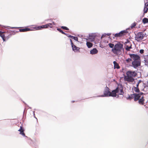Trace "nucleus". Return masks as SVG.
<instances>
[{
	"label": "nucleus",
	"mask_w": 148,
	"mask_h": 148,
	"mask_svg": "<svg viewBox=\"0 0 148 148\" xmlns=\"http://www.w3.org/2000/svg\"><path fill=\"white\" fill-rule=\"evenodd\" d=\"M122 50H124L123 45L120 43L115 44L114 48L112 49V51L113 53L116 55L120 54Z\"/></svg>",
	"instance_id": "nucleus-1"
},
{
	"label": "nucleus",
	"mask_w": 148,
	"mask_h": 148,
	"mask_svg": "<svg viewBox=\"0 0 148 148\" xmlns=\"http://www.w3.org/2000/svg\"><path fill=\"white\" fill-rule=\"evenodd\" d=\"M129 28H128L126 30L121 31L119 33H117L115 34H113V36H114V37H118L123 36H125L126 37L128 36H129V37H131L130 34L127 31V29H129Z\"/></svg>",
	"instance_id": "nucleus-2"
},
{
	"label": "nucleus",
	"mask_w": 148,
	"mask_h": 148,
	"mask_svg": "<svg viewBox=\"0 0 148 148\" xmlns=\"http://www.w3.org/2000/svg\"><path fill=\"white\" fill-rule=\"evenodd\" d=\"M109 88L106 86L103 91V94L100 96H98V97H110V92L109 91Z\"/></svg>",
	"instance_id": "nucleus-3"
},
{
	"label": "nucleus",
	"mask_w": 148,
	"mask_h": 148,
	"mask_svg": "<svg viewBox=\"0 0 148 148\" xmlns=\"http://www.w3.org/2000/svg\"><path fill=\"white\" fill-rule=\"evenodd\" d=\"M140 59L136 60H134L132 62V64L134 68L136 69L140 65Z\"/></svg>",
	"instance_id": "nucleus-4"
},
{
	"label": "nucleus",
	"mask_w": 148,
	"mask_h": 148,
	"mask_svg": "<svg viewBox=\"0 0 148 148\" xmlns=\"http://www.w3.org/2000/svg\"><path fill=\"white\" fill-rule=\"evenodd\" d=\"M127 77H134L137 75V73L135 71H128L126 73Z\"/></svg>",
	"instance_id": "nucleus-5"
},
{
	"label": "nucleus",
	"mask_w": 148,
	"mask_h": 148,
	"mask_svg": "<svg viewBox=\"0 0 148 148\" xmlns=\"http://www.w3.org/2000/svg\"><path fill=\"white\" fill-rule=\"evenodd\" d=\"M129 55L132 60L133 59L134 60H136L140 59L139 56L137 54L129 53Z\"/></svg>",
	"instance_id": "nucleus-6"
},
{
	"label": "nucleus",
	"mask_w": 148,
	"mask_h": 148,
	"mask_svg": "<svg viewBox=\"0 0 148 148\" xmlns=\"http://www.w3.org/2000/svg\"><path fill=\"white\" fill-rule=\"evenodd\" d=\"M70 40L71 43L73 50L75 52L79 51V48L78 47H77L76 46L73 44L71 39H70Z\"/></svg>",
	"instance_id": "nucleus-7"
},
{
	"label": "nucleus",
	"mask_w": 148,
	"mask_h": 148,
	"mask_svg": "<svg viewBox=\"0 0 148 148\" xmlns=\"http://www.w3.org/2000/svg\"><path fill=\"white\" fill-rule=\"evenodd\" d=\"M119 87H117L115 89L113 90L111 92H110V97H116V93L119 92Z\"/></svg>",
	"instance_id": "nucleus-8"
},
{
	"label": "nucleus",
	"mask_w": 148,
	"mask_h": 148,
	"mask_svg": "<svg viewBox=\"0 0 148 148\" xmlns=\"http://www.w3.org/2000/svg\"><path fill=\"white\" fill-rule=\"evenodd\" d=\"M33 30L31 29L30 28H25L20 29H19L18 31H14V32H13L12 33H15V32H27V31H31V30ZM12 34H13V33H12Z\"/></svg>",
	"instance_id": "nucleus-9"
},
{
	"label": "nucleus",
	"mask_w": 148,
	"mask_h": 148,
	"mask_svg": "<svg viewBox=\"0 0 148 148\" xmlns=\"http://www.w3.org/2000/svg\"><path fill=\"white\" fill-rule=\"evenodd\" d=\"M100 34L98 33H91L89 34L88 37H100Z\"/></svg>",
	"instance_id": "nucleus-10"
},
{
	"label": "nucleus",
	"mask_w": 148,
	"mask_h": 148,
	"mask_svg": "<svg viewBox=\"0 0 148 148\" xmlns=\"http://www.w3.org/2000/svg\"><path fill=\"white\" fill-rule=\"evenodd\" d=\"M124 79L127 81L131 82H133L134 80V79L133 77H127L126 76L124 77Z\"/></svg>",
	"instance_id": "nucleus-11"
},
{
	"label": "nucleus",
	"mask_w": 148,
	"mask_h": 148,
	"mask_svg": "<svg viewBox=\"0 0 148 148\" xmlns=\"http://www.w3.org/2000/svg\"><path fill=\"white\" fill-rule=\"evenodd\" d=\"M145 33L144 32H139L136 35L135 37H145Z\"/></svg>",
	"instance_id": "nucleus-12"
},
{
	"label": "nucleus",
	"mask_w": 148,
	"mask_h": 148,
	"mask_svg": "<svg viewBox=\"0 0 148 148\" xmlns=\"http://www.w3.org/2000/svg\"><path fill=\"white\" fill-rule=\"evenodd\" d=\"M18 131L20 132V134L22 135L23 136L26 138H27V136H25V134L24 132V129L22 126H21L20 129L18 130Z\"/></svg>",
	"instance_id": "nucleus-13"
},
{
	"label": "nucleus",
	"mask_w": 148,
	"mask_h": 148,
	"mask_svg": "<svg viewBox=\"0 0 148 148\" xmlns=\"http://www.w3.org/2000/svg\"><path fill=\"white\" fill-rule=\"evenodd\" d=\"M8 33L7 32H2L0 31V36L1 37H8V36L7 35ZM8 37H10L8 36Z\"/></svg>",
	"instance_id": "nucleus-14"
},
{
	"label": "nucleus",
	"mask_w": 148,
	"mask_h": 148,
	"mask_svg": "<svg viewBox=\"0 0 148 148\" xmlns=\"http://www.w3.org/2000/svg\"><path fill=\"white\" fill-rule=\"evenodd\" d=\"M98 52V51L96 48H94L90 51V53L92 55L95 54L97 53Z\"/></svg>",
	"instance_id": "nucleus-15"
},
{
	"label": "nucleus",
	"mask_w": 148,
	"mask_h": 148,
	"mask_svg": "<svg viewBox=\"0 0 148 148\" xmlns=\"http://www.w3.org/2000/svg\"><path fill=\"white\" fill-rule=\"evenodd\" d=\"M140 97V94H137L135 93L134 100V101H136L138 100Z\"/></svg>",
	"instance_id": "nucleus-16"
},
{
	"label": "nucleus",
	"mask_w": 148,
	"mask_h": 148,
	"mask_svg": "<svg viewBox=\"0 0 148 148\" xmlns=\"http://www.w3.org/2000/svg\"><path fill=\"white\" fill-rule=\"evenodd\" d=\"M144 99L143 97H142L138 101V103L140 104L144 105Z\"/></svg>",
	"instance_id": "nucleus-17"
},
{
	"label": "nucleus",
	"mask_w": 148,
	"mask_h": 148,
	"mask_svg": "<svg viewBox=\"0 0 148 148\" xmlns=\"http://www.w3.org/2000/svg\"><path fill=\"white\" fill-rule=\"evenodd\" d=\"M135 93L131 94L130 95H129L128 97L127 98V99L131 100L133 98H134Z\"/></svg>",
	"instance_id": "nucleus-18"
},
{
	"label": "nucleus",
	"mask_w": 148,
	"mask_h": 148,
	"mask_svg": "<svg viewBox=\"0 0 148 148\" xmlns=\"http://www.w3.org/2000/svg\"><path fill=\"white\" fill-rule=\"evenodd\" d=\"M86 44L88 48H90L92 46V44L89 42L87 41Z\"/></svg>",
	"instance_id": "nucleus-19"
},
{
	"label": "nucleus",
	"mask_w": 148,
	"mask_h": 148,
	"mask_svg": "<svg viewBox=\"0 0 148 148\" xmlns=\"http://www.w3.org/2000/svg\"><path fill=\"white\" fill-rule=\"evenodd\" d=\"M142 22L144 24H146L148 23V18H144L143 19Z\"/></svg>",
	"instance_id": "nucleus-20"
},
{
	"label": "nucleus",
	"mask_w": 148,
	"mask_h": 148,
	"mask_svg": "<svg viewBox=\"0 0 148 148\" xmlns=\"http://www.w3.org/2000/svg\"><path fill=\"white\" fill-rule=\"evenodd\" d=\"M114 64V68L119 69V66L118 64H117V62L116 61H114L113 62Z\"/></svg>",
	"instance_id": "nucleus-21"
},
{
	"label": "nucleus",
	"mask_w": 148,
	"mask_h": 148,
	"mask_svg": "<svg viewBox=\"0 0 148 148\" xmlns=\"http://www.w3.org/2000/svg\"><path fill=\"white\" fill-rule=\"evenodd\" d=\"M33 28L34 29H35L36 30H40L42 28H43V27H42V25L41 26L35 27H33Z\"/></svg>",
	"instance_id": "nucleus-22"
},
{
	"label": "nucleus",
	"mask_w": 148,
	"mask_h": 148,
	"mask_svg": "<svg viewBox=\"0 0 148 148\" xmlns=\"http://www.w3.org/2000/svg\"><path fill=\"white\" fill-rule=\"evenodd\" d=\"M144 38H135V40L138 41H140L142 40H145V39H144Z\"/></svg>",
	"instance_id": "nucleus-23"
},
{
	"label": "nucleus",
	"mask_w": 148,
	"mask_h": 148,
	"mask_svg": "<svg viewBox=\"0 0 148 148\" xmlns=\"http://www.w3.org/2000/svg\"><path fill=\"white\" fill-rule=\"evenodd\" d=\"M111 34V33H107V34H106L104 33L101 36V37H104L105 36H106V35H107L108 36H109Z\"/></svg>",
	"instance_id": "nucleus-24"
},
{
	"label": "nucleus",
	"mask_w": 148,
	"mask_h": 148,
	"mask_svg": "<svg viewBox=\"0 0 148 148\" xmlns=\"http://www.w3.org/2000/svg\"><path fill=\"white\" fill-rule=\"evenodd\" d=\"M131 48H132L131 45H130V46H127L126 47L125 49L127 51H129L130 50V49Z\"/></svg>",
	"instance_id": "nucleus-25"
},
{
	"label": "nucleus",
	"mask_w": 148,
	"mask_h": 148,
	"mask_svg": "<svg viewBox=\"0 0 148 148\" xmlns=\"http://www.w3.org/2000/svg\"><path fill=\"white\" fill-rule=\"evenodd\" d=\"M134 91L136 92H139L140 91L138 88L134 87Z\"/></svg>",
	"instance_id": "nucleus-26"
},
{
	"label": "nucleus",
	"mask_w": 148,
	"mask_h": 148,
	"mask_svg": "<svg viewBox=\"0 0 148 148\" xmlns=\"http://www.w3.org/2000/svg\"><path fill=\"white\" fill-rule=\"evenodd\" d=\"M108 45L110 48H112V49L114 48L113 47L114 46V44L111 43H109Z\"/></svg>",
	"instance_id": "nucleus-27"
},
{
	"label": "nucleus",
	"mask_w": 148,
	"mask_h": 148,
	"mask_svg": "<svg viewBox=\"0 0 148 148\" xmlns=\"http://www.w3.org/2000/svg\"><path fill=\"white\" fill-rule=\"evenodd\" d=\"M57 30L62 34H65V33L60 28H57Z\"/></svg>",
	"instance_id": "nucleus-28"
},
{
	"label": "nucleus",
	"mask_w": 148,
	"mask_h": 148,
	"mask_svg": "<svg viewBox=\"0 0 148 148\" xmlns=\"http://www.w3.org/2000/svg\"><path fill=\"white\" fill-rule=\"evenodd\" d=\"M136 23L134 22L133 23H132L131 26V28H132L133 27H134L135 26H136Z\"/></svg>",
	"instance_id": "nucleus-29"
},
{
	"label": "nucleus",
	"mask_w": 148,
	"mask_h": 148,
	"mask_svg": "<svg viewBox=\"0 0 148 148\" xmlns=\"http://www.w3.org/2000/svg\"><path fill=\"white\" fill-rule=\"evenodd\" d=\"M75 36L77 37L79 36V37H82L83 35L82 34H75L74 35Z\"/></svg>",
	"instance_id": "nucleus-30"
},
{
	"label": "nucleus",
	"mask_w": 148,
	"mask_h": 148,
	"mask_svg": "<svg viewBox=\"0 0 148 148\" xmlns=\"http://www.w3.org/2000/svg\"><path fill=\"white\" fill-rule=\"evenodd\" d=\"M61 28L62 29H64V30H69V29L68 27H65V26H62L61 27Z\"/></svg>",
	"instance_id": "nucleus-31"
},
{
	"label": "nucleus",
	"mask_w": 148,
	"mask_h": 148,
	"mask_svg": "<svg viewBox=\"0 0 148 148\" xmlns=\"http://www.w3.org/2000/svg\"><path fill=\"white\" fill-rule=\"evenodd\" d=\"M1 38L3 41H5L8 39L9 38Z\"/></svg>",
	"instance_id": "nucleus-32"
},
{
	"label": "nucleus",
	"mask_w": 148,
	"mask_h": 148,
	"mask_svg": "<svg viewBox=\"0 0 148 148\" xmlns=\"http://www.w3.org/2000/svg\"><path fill=\"white\" fill-rule=\"evenodd\" d=\"M48 24L45 25H42V27L43 28H47L49 27Z\"/></svg>",
	"instance_id": "nucleus-33"
},
{
	"label": "nucleus",
	"mask_w": 148,
	"mask_h": 148,
	"mask_svg": "<svg viewBox=\"0 0 148 148\" xmlns=\"http://www.w3.org/2000/svg\"><path fill=\"white\" fill-rule=\"evenodd\" d=\"M64 34L66 35V36H67L68 37H76L75 36H71L70 35H69V34L65 33V34Z\"/></svg>",
	"instance_id": "nucleus-34"
},
{
	"label": "nucleus",
	"mask_w": 148,
	"mask_h": 148,
	"mask_svg": "<svg viewBox=\"0 0 148 148\" xmlns=\"http://www.w3.org/2000/svg\"><path fill=\"white\" fill-rule=\"evenodd\" d=\"M132 60V59H131V58H128L126 60V62H127L128 63L130 61H131Z\"/></svg>",
	"instance_id": "nucleus-35"
},
{
	"label": "nucleus",
	"mask_w": 148,
	"mask_h": 148,
	"mask_svg": "<svg viewBox=\"0 0 148 148\" xmlns=\"http://www.w3.org/2000/svg\"><path fill=\"white\" fill-rule=\"evenodd\" d=\"M48 24L49 26V27L50 28H52V23H48Z\"/></svg>",
	"instance_id": "nucleus-36"
},
{
	"label": "nucleus",
	"mask_w": 148,
	"mask_h": 148,
	"mask_svg": "<svg viewBox=\"0 0 148 148\" xmlns=\"http://www.w3.org/2000/svg\"><path fill=\"white\" fill-rule=\"evenodd\" d=\"M123 90L122 89H121L120 90V93H119V94L120 95H122L123 93Z\"/></svg>",
	"instance_id": "nucleus-37"
},
{
	"label": "nucleus",
	"mask_w": 148,
	"mask_h": 148,
	"mask_svg": "<svg viewBox=\"0 0 148 148\" xmlns=\"http://www.w3.org/2000/svg\"><path fill=\"white\" fill-rule=\"evenodd\" d=\"M147 6H148V2H147L145 4V9L146 8Z\"/></svg>",
	"instance_id": "nucleus-38"
},
{
	"label": "nucleus",
	"mask_w": 148,
	"mask_h": 148,
	"mask_svg": "<svg viewBox=\"0 0 148 148\" xmlns=\"http://www.w3.org/2000/svg\"><path fill=\"white\" fill-rule=\"evenodd\" d=\"M144 50L143 49H140V53H141L142 54L144 53Z\"/></svg>",
	"instance_id": "nucleus-39"
},
{
	"label": "nucleus",
	"mask_w": 148,
	"mask_h": 148,
	"mask_svg": "<svg viewBox=\"0 0 148 148\" xmlns=\"http://www.w3.org/2000/svg\"><path fill=\"white\" fill-rule=\"evenodd\" d=\"M148 10L147 9H146L145 10V8H144V13H147V12Z\"/></svg>",
	"instance_id": "nucleus-40"
},
{
	"label": "nucleus",
	"mask_w": 148,
	"mask_h": 148,
	"mask_svg": "<svg viewBox=\"0 0 148 148\" xmlns=\"http://www.w3.org/2000/svg\"><path fill=\"white\" fill-rule=\"evenodd\" d=\"M73 38L75 41H78V38Z\"/></svg>",
	"instance_id": "nucleus-41"
},
{
	"label": "nucleus",
	"mask_w": 148,
	"mask_h": 148,
	"mask_svg": "<svg viewBox=\"0 0 148 148\" xmlns=\"http://www.w3.org/2000/svg\"><path fill=\"white\" fill-rule=\"evenodd\" d=\"M144 61L146 63L147 62V60H146L145 58H144Z\"/></svg>",
	"instance_id": "nucleus-42"
},
{
	"label": "nucleus",
	"mask_w": 148,
	"mask_h": 148,
	"mask_svg": "<svg viewBox=\"0 0 148 148\" xmlns=\"http://www.w3.org/2000/svg\"><path fill=\"white\" fill-rule=\"evenodd\" d=\"M33 115H34V117L37 119L36 118L35 116V112L34 111L33 112Z\"/></svg>",
	"instance_id": "nucleus-43"
},
{
	"label": "nucleus",
	"mask_w": 148,
	"mask_h": 148,
	"mask_svg": "<svg viewBox=\"0 0 148 148\" xmlns=\"http://www.w3.org/2000/svg\"><path fill=\"white\" fill-rule=\"evenodd\" d=\"M142 81L141 80H139L138 82V84H139Z\"/></svg>",
	"instance_id": "nucleus-44"
},
{
	"label": "nucleus",
	"mask_w": 148,
	"mask_h": 148,
	"mask_svg": "<svg viewBox=\"0 0 148 148\" xmlns=\"http://www.w3.org/2000/svg\"><path fill=\"white\" fill-rule=\"evenodd\" d=\"M139 94H140V96L141 95H142L143 94V93L142 92H140V93Z\"/></svg>",
	"instance_id": "nucleus-45"
},
{
	"label": "nucleus",
	"mask_w": 148,
	"mask_h": 148,
	"mask_svg": "<svg viewBox=\"0 0 148 148\" xmlns=\"http://www.w3.org/2000/svg\"><path fill=\"white\" fill-rule=\"evenodd\" d=\"M139 84H138V83L136 85V87L138 88V86H139Z\"/></svg>",
	"instance_id": "nucleus-46"
},
{
	"label": "nucleus",
	"mask_w": 148,
	"mask_h": 148,
	"mask_svg": "<svg viewBox=\"0 0 148 148\" xmlns=\"http://www.w3.org/2000/svg\"><path fill=\"white\" fill-rule=\"evenodd\" d=\"M17 27H12V29L13 28H17Z\"/></svg>",
	"instance_id": "nucleus-47"
},
{
	"label": "nucleus",
	"mask_w": 148,
	"mask_h": 148,
	"mask_svg": "<svg viewBox=\"0 0 148 148\" xmlns=\"http://www.w3.org/2000/svg\"><path fill=\"white\" fill-rule=\"evenodd\" d=\"M52 23V24H53V25H55V23L54 22H53Z\"/></svg>",
	"instance_id": "nucleus-48"
},
{
	"label": "nucleus",
	"mask_w": 148,
	"mask_h": 148,
	"mask_svg": "<svg viewBox=\"0 0 148 148\" xmlns=\"http://www.w3.org/2000/svg\"><path fill=\"white\" fill-rule=\"evenodd\" d=\"M88 38L89 39H92V38H92L89 37V38Z\"/></svg>",
	"instance_id": "nucleus-49"
},
{
	"label": "nucleus",
	"mask_w": 148,
	"mask_h": 148,
	"mask_svg": "<svg viewBox=\"0 0 148 148\" xmlns=\"http://www.w3.org/2000/svg\"><path fill=\"white\" fill-rule=\"evenodd\" d=\"M146 9H147V10H148V8L146 7Z\"/></svg>",
	"instance_id": "nucleus-50"
},
{
	"label": "nucleus",
	"mask_w": 148,
	"mask_h": 148,
	"mask_svg": "<svg viewBox=\"0 0 148 148\" xmlns=\"http://www.w3.org/2000/svg\"><path fill=\"white\" fill-rule=\"evenodd\" d=\"M72 103H73V102H74V101H72Z\"/></svg>",
	"instance_id": "nucleus-51"
},
{
	"label": "nucleus",
	"mask_w": 148,
	"mask_h": 148,
	"mask_svg": "<svg viewBox=\"0 0 148 148\" xmlns=\"http://www.w3.org/2000/svg\"><path fill=\"white\" fill-rule=\"evenodd\" d=\"M147 84L148 85V81H147Z\"/></svg>",
	"instance_id": "nucleus-52"
},
{
	"label": "nucleus",
	"mask_w": 148,
	"mask_h": 148,
	"mask_svg": "<svg viewBox=\"0 0 148 148\" xmlns=\"http://www.w3.org/2000/svg\"><path fill=\"white\" fill-rule=\"evenodd\" d=\"M86 40H88V38H85Z\"/></svg>",
	"instance_id": "nucleus-53"
},
{
	"label": "nucleus",
	"mask_w": 148,
	"mask_h": 148,
	"mask_svg": "<svg viewBox=\"0 0 148 148\" xmlns=\"http://www.w3.org/2000/svg\"><path fill=\"white\" fill-rule=\"evenodd\" d=\"M93 38V39H95L94 38H94V37H93L92 38Z\"/></svg>",
	"instance_id": "nucleus-54"
},
{
	"label": "nucleus",
	"mask_w": 148,
	"mask_h": 148,
	"mask_svg": "<svg viewBox=\"0 0 148 148\" xmlns=\"http://www.w3.org/2000/svg\"><path fill=\"white\" fill-rule=\"evenodd\" d=\"M102 37L101 38V39L102 38Z\"/></svg>",
	"instance_id": "nucleus-55"
},
{
	"label": "nucleus",
	"mask_w": 148,
	"mask_h": 148,
	"mask_svg": "<svg viewBox=\"0 0 148 148\" xmlns=\"http://www.w3.org/2000/svg\"><path fill=\"white\" fill-rule=\"evenodd\" d=\"M130 38H129V39H130Z\"/></svg>",
	"instance_id": "nucleus-56"
}]
</instances>
